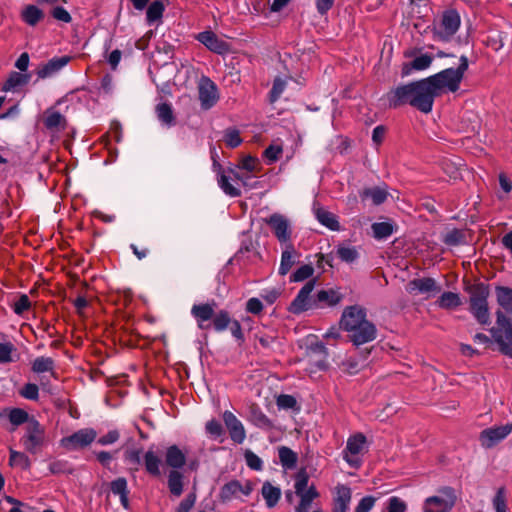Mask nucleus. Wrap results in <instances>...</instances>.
Returning a JSON list of instances; mask_svg holds the SVG:
<instances>
[{
  "instance_id": "obj_31",
  "label": "nucleus",
  "mask_w": 512,
  "mask_h": 512,
  "mask_svg": "<svg viewBox=\"0 0 512 512\" xmlns=\"http://www.w3.org/2000/svg\"><path fill=\"white\" fill-rule=\"evenodd\" d=\"M359 196L362 201L370 198L373 205L378 206L387 200L388 192L385 189L376 186L372 188H364L359 192Z\"/></svg>"
},
{
  "instance_id": "obj_25",
  "label": "nucleus",
  "mask_w": 512,
  "mask_h": 512,
  "mask_svg": "<svg viewBox=\"0 0 512 512\" xmlns=\"http://www.w3.org/2000/svg\"><path fill=\"white\" fill-rule=\"evenodd\" d=\"M213 305H216L215 302L213 304L204 303V304H195L191 309L192 315L198 322V326L201 329H207L209 325H203V322L209 321L214 316Z\"/></svg>"
},
{
  "instance_id": "obj_10",
  "label": "nucleus",
  "mask_w": 512,
  "mask_h": 512,
  "mask_svg": "<svg viewBox=\"0 0 512 512\" xmlns=\"http://www.w3.org/2000/svg\"><path fill=\"white\" fill-rule=\"evenodd\" d=\"M97 433L92 428L80 429L70 436L61 439V446L72 451L82 449L90 445L96 438Z\"/></svg>"
},
{
  "instance_id": "obj_15",
  "label": "nucleus",
  "mask_w": 512,
  "mask_h": 512,
  "mask_svg": "<svg viewBox=\"0 0 512 512\" xmlns=\"http://www.w3.org/2000/svg\"><path fill=\"white\" fill-rule=\"evenodd\" d=\"M512 432V422L506 425L490 427L481 431L480 441L483 447L492 448Z\"/></svg>"
},
{
  "instance_id": "obj_53",
  "label": "nucleus",
  "mask_w": 512,
  "mask_h": 512,
  "mask_svg": "<svg viewBox=\"0 0 512 512\" xmlns=\"http://www.w3.org/2000/svg\"><path fill=\"white\" fill-rule=\"evenodd\" d=\"M224 141L226 146L229 148H236L242 143V138L240 137L239 130L235 128L227 129L224 136Z\"/></svg>"
},
{
  "instance_id": "obj_50",
  "label": "nucleus",
  "mask_w": 512,
  "mask_h": 512,
  "mask_svg": "<svg viewBox=\"0 0 512 512\" xmlns=\"http://www.w3.org/2000/svg\"><path fill=\"white\" fill-rule=\"evenodd\" d=\"M285 87H286V81L280 77H276L273 81L272 88L269 91V95H268L269 102L270 103L276 102L280 98Z\"/></svg>"
},
{
  "instance_id": "obj_34",
  "label": "nucleus",
  "mask_w": 512,
  "mask_h": 512,
  "mask_svg": "<svg viewBox=\"0 0 512 512\" xmlns=\"http://www.w3.org/2000/svg\"><path fill=\"white\" fill-rule=\"evenodd\" d=\"M261 494L265 499L267 507L273 508L281 497V490L279 487L273 486L269 481H266L262 485Z\"/></svg>"
},
{
  "instance_id": "obj_41",
  "label": "nucleus",
  "mask_w": 512,
  "mask_h": 512,
  "mask_svg": "<svg viewBox=\"0 0 512 512\" xmlns=\"http://www.w3.org/2000/svg\"><path fill=\"white\" fill-rule=\"evenodd\" d=\"M55 362L51 357H37L31 366L34 373L52 372L54 375Z\"/></svg>"
},
{
  "instance_id": "obj_20",
  "label": "nucleus",
  "mask_w": 512,
  "mask_h": 512,
  "mask_svg": "<svg viewBox=\"0 0 512 512\" xmlns=\"http://www.w3.org/2000/svg\"><path fill=\"white\" fill-rule=\"evenodd\" d=\"M300 253L295 249L292 243H288L281 254V262L279 267V274L286 275L291 268L298 262Z\"/></svg>"
},
{
  "instance_id": "obj_46",
  "label": "nucleus",
  "mask_w": 512,
  "mask_h": 512,
  "mask_svg": "<svg viewBox=\"0 0 512 512\" xmlns=\"http://www.w3.org/2000/svg\"><path fill=\"white\" fill-rule=\"evenodd\" d=\"M366 442V437L362 433H357L351 437H349L346 445V450L350 452L353 455L359 454L362 449L363 445Z\"/></svg>"
},
{
  "instance_id": "obj_27",
  "label": "nucleus",
  "mask_w": 512,
  "mask_h": 512,
  "mask_svg": "<svg viewBox=\"0 0 512 512\" xmlns=\"http://www.w3.org/2000/svg\"><path fill=\"white\" fill-rule=\"evenodd\" d=\"M337 496L333 499L332 512H347L351 501V489L345 485L337 486Z\"/></svg>"
},
{
  "instance_id": "obj_36",
  "label": "nucleus",
  "mask_w": 512,
  "mask_h": 512,
  "mask_svg": "<svg viewBox=\"0 0 512 512\" xmlns=\"http://www.w3.org/2000/svg\"><path fill=\"white\" fill-rule=\"evenodd\" d=\"M315 214H316L317 220L322 225L326 226L327 228H329L333 231L340 230L339 221L337 220L336 216L333 213H331L323 208H318L315 211Z\"/></svg>"
},
{
  "instance_id": "obj_7",
  "label": "nucleus",
  "mask_w": 512,
  "mask_h": 512,
  "mask_svg": "<svg viewBox=\"0 0 512 512\" xmlns=\"http://www.w3.org/2000/svg\"><path fill=\"white\" fill-rule=\"evenodd\" d=\"M460 24V14L456 9L445 10L438 27L433 30L434 38L442 42H449L458 31Z\"/></svg>"
},
{
  "instance_id": "obj_45",
  "label": "nucleus",
  "mask_w": 512,
  "mask_h": 512,
  "mask_svg": "<svg viewBox=\"0 0 512 512\" xmlns=\"http://www.w3.org/2000/svg\"><path fill=\"white\" fill-rule=\"evenodd\" d=\"M371 228L376 239H385L394 232V226L389 222H376Z\"/></svg>"
},
{
  "instance_id": "obj_33",
  "label": "nucleus",
  "mask_w": 512,
  "mask_h": 512,
  "mask_svg": "<svg viewBox=\"0 0 512 512\" xmlns=\"http://www.w3.org/2000/svg\"><path fill=\"white\" fill-rule=\"evenodd\" d=\"M30 77V74H22L16 71H12L10 72L7 80L3 83L1 89L5 92L15 90L19 86L26 85L29 82Z\"/></svg>"
},
{
  "instance_id": "obj_12",
  "label": "nucleus",
  "mask_w": 512,
  "mask_h": 512,
  "mask_svg": "<svg viewBox=\"0 0 512 512\" xmlns=\"http://www.w3.org/2000/svg\"><path fill=\"white\" fill-rule=\"evenodd\" d=\"M367 320V310L360 305H351L344 308L340 318V328L344 331L352 330Z\"/></svg>"
},
{
  "instance_id": "obj_4",
  "label": "nucleus",
  "mask_w": 512,
  "mask_h": 512,
  "mask_svg": "<svg viewBox=\"0 0 512 512\" xmlns=\"http://www.w3.org/2000/svg\"><path fill=\"white\" fill-rule=\"evenodd\" d=\"M187 462L186 453L176 444L166 448L164 453V463L171 468L167 475V486L169 492L179 497L183 493L184 474L180 471Z\"/></svg>"
},
{
  "instance_id": "obj_58",
  "label": "nucleus",
  "mask_w": 512,
  "mask_h": 512,
  "mask_svg": "<svg viewBox=\"0 0 512 512\" xmlns=\"http://www.w3.org/2000/svg\"><path fill=\"white\" fill-rule=\"evenodd\" d=\"M259 166V159L251 155L242 158L238 165L240 169L246 170L247 172H255L258 170Z\"/></svg>"
},
{
  "instance_id": "obj_61",
  "label": "nucleus",
  "mask_w": 512,
  "mask_h": 512,
  "mask_svg": "<svg viewBox=\"0 0 512 512\" xmlns=\"http://www.w3.org/2000/svg\"><path fill=\"white\" fill-rule=\"evenodd\" d=\"M283 149L278 145H269L263 152V157L268 160L269 163L276 162L282 155Z\"/></svg>"
},
{
  "instance_id": "obj_6",
  "label": "nucleus",
  "mask_w": 512,
  "mask_h": 512,
  "mask_svg": "<svg viewBox=\"0 0 512 512\" xmlns=\"http://www.w3.org/2000/svg\"><path fill=\"white\" fill-rule=\"evenodd\" d=\"M309 475L305 468L299 470L295 478V494L300 498L299 504L295 507V512H309L312 502L320 494L314 484L308 487Z\"/></svg>"
},
{
  "instance_id": "obj_38",
  "label": "nucleus",
  "mask_w": 512,
  "mask_h": 512,
  "mask_svg": "<svg viewBox=\"0 0 512 512\" xmlns=\"http://www.w3.org/2000/svg\"><path fill=\"white\" fill-rule=\"evenodd\" d=\"M436 304L442 309H454L462 304L459 294L454 292H444L436 301Z\"/></svg>"
},
{
  "instance_id": "obj_16",
  "label": "nucleus",
  "mask_w": 512,
  "mask_h": 512,
  "mask_svg": "<svg viewBox=\"0 0 512 512\" xmlns=\"http://www.w3.org/2000/svg\"><path fill=\"white\" fill-rule=\"evenodd\" d=\"M266 223L272 229L275 237L280 242L290 241L291 230L287 219L283 215L274 213L268 219H266Z\"/></svg>"
},
{
  "instance_id": "obj_47",
  "label": "nucleus",
  "mask_w": 512,
  "mask_h": 512,
  "mask_svg": "<svg viewBox=\"0 0 512 512\" xmlns=\"http://www.w3.org/2000/svg\"><path fill=\"white\" fill-rule=\"evenodd\" d=\"M165 10L164 4L159 1H153L147 8L146 18L149 23H153L157 20H160L163 16V12Z\"/></svg>"
},
{
  "instance_id": "obj_43",
  "label": "nucleus",
  "mask_w": 512,
  "mask_h": 512,
  "mask_svg": "<svg viewBox=\"0 0 512 512\" xmlns=\"http://www.w3.org/2000/svg\"><path fill=\"white\" fill-rule=\"evenodd\" d=\"M232 318L227 310H220L218 313H214L212 318L213 328L220 332L227 329L231 323Z\"/></svg>"
},
{
  "instance_id": "obj_35",
  "label": "nucleus",
  "mask_w": 512,
  "mask_h": 512,
  "mask_svg": "<svg viewBox=\"0 0 512 512\" xmlns=\"http://www.w3.org/2000/svg\"><path fill=\"white\" fill-rule=\"evenodd\" d=\"M495 290L498 304L507 313L512 314V288L506 286H496Z\"/></svg>"
},
{
  "instance_id": "obj_17",
  "label": "nucleus",
  "mask_w": 512,
  "mask_h": 512,
  "mask_svg": "<svg viewBox=\"0 0 512 512\" xmlns=\"http://www.w3.org/2000/svg\"><path fill=\"white\" fill-rule=\"evenodd\" d=\"M223 421L232 441L236 444H241L246 438V432L240 420L232 412L225 411L223 413Z\"/></svg>"
},
{
  "instance_id": "obj_14",
  "label": "nucleus",
  "mask_w": 512,
  "mask_h": 512,
  "mask_svg": "<svg viewBox=\"0 0 512 512\" xmlns=\"http://www.w3.org/2000/svg\"><path fill=\"white\" fill-rule=\"evenodd\" d=\"M196 39L213 53L226 55L231 52V44L219 38L213 31L200 32Z\"/></svg>"
},
{
  "instance_id": "obj_9",
  "label": "nucleus",
  "mask_w": 512,
  "mask_h": 512,
  "mask_svg": "<svg viewBox=\"0 0 512 512\" xmlns=\"http://www.w3.org/2000/svg\"><path fill=\"white\" fill-rule=\"evenodd\" d=\"M446 498L431 496L425 499L423 512H450L454 507L457 497L452 487H443L440 489Z\"/></svg>"
},
{
  "instance_id": "obj_54",
  "label": "nucleus",
  "mask_w": 512,
  "mask_h": 512,
  "mask_svg": "<svg viewBox=\"0 0 512 512\" xmlns=\"http://www.w3.org/2000/svg\"><path fill=\"white\" fill-rule=\"evenodd\" d=\"M205 430L207 434L215 439L221 437L225 433L222 424L216 419L208 421L205 425Z\"/></svg>"
},
{
  "instance_id": "obj_23",
  "label": "nucleus",
  "mask_w": 512,
  "mask_h": 512,
  "mask_svg": "<svg viewBox=\"0 0 512 512\" xmlns=\"http://www.w3.org/2000/svg\"><path fill=\"white\" fill-rule=\"evenodd\" d=\"M110 491L114 495H118L120 497L121 505L124 509L129 510L130 509V501H129V489H128V483L126 478L124 477H118L117 479L113 480L109 484Z\"/></svg>"
},
{
  "instance_id": "obj_19",
  "label": "nucleus",
  "mask_w": 512,
  "mask_h": 512,
  "mask_svg": "<svg viewBox=\"0 0 512 512\" xmlns=\"http://www.w3.org/2000/svg\"><path fill=\"white\" fill-rule=\"evenodd\" d=\"M70 60V56L54 57L47 63L39 66L36 70V74L40 79L47 78L62 69Z\"/></svg>"
},
{
  "instance_id": "obj_26",
  "label": "nucleus",
  "mask_w": 512,
  "mask_h": 512,
  "mask_svg": "<svg viewBox=\"0 0 512 512\" xmlns=\"http://www.w3.org/2000/svg\"><path fill=\"white\" fill-rule=\"evenodd\" d=\"M249 421L262 429H272L273 423L272 421L263 413L260 406L257 403H251L248 408Z\"/></svg>"
},
{
  "instance_id": "obj_40",
  "label": "nucleus",
  "mask_w": 512,
  "mask_h": 512,
  "mask_svg": "<svg viewBox=\"0 0 512 512\" xmlns=\"http://www.w3.org/2000/svg\"><path fill=\"white\" fill-rule=\"evenodd\" d=\"M9 453V465L11 467H20L22 470H28L31 467V461L24 452H18L10 448Z\"/></svg>"
},
{
  "instance_id": "obj_62",
  "label": "nucleus",
  "mask_w": 512,
  "mask_h": 512,
  "mask_svg": "<svg viewBox=\"0 0 512 512\" xmlns=\"http://www.w3.org/2000/svg\"><path fill=\"white\" fill-rule=\"evenodd\" d=\"M277 405L283 409H295L297 407L296 398L292 395L281 394L277 397Z\"/></svg>"
},
{
  "instance_id": "obj_59",
  "label": "nucleus",
  "mask_w": 512,
  "mask_h": 512,
  "mask_svg": "<svg viewBox=\"0 0 512 512\" xmlns=\"http://www.w3.org/2000/svg\"><path fill=\"white\" fill-rule=\"evenodd\" d=\"M141 453V449H129L124 453V459L128 463L135 465L134 470H138V466L142 463Z\"/></svg>"
},
{
  "instance_id": "obj_28",
  "label": "nucleus",
  "mask_w": 512,
  "mask_h": 512,
  "mask_svg": "<svg viewBox=\"0 0 512 512\" xmlns=\"http://www.w3.org/2000/svg\"><path fill=\"white\" fill-rule=\"evenodd\" d=\"M433 57L429 54H422L409 63H403L401 69L402 77L408 76L412 70H425L430 67Z\"/></svg>"
},
{
  "instance_id": "obj_18",
  "label": "nucleus",
  "mask_w": 512,
  "mask_h": 512,
  "mask_svg": "<svg viewBox=\"0 0 512 512\" xmlns=\"http://www.w3.org/2000/svg\"><path fill=\"white\" fill-rule=\"evenodd\" d=\"M407 290L409 293L418 291L420 293L437 294L441 291V286L436 282L434 278L424 277L411 280L408 283Z\"/></svg>"
},
{
  "instance_id": "obj_30",
  "label": "nucleus",
  "mask_w": 512,
  "mask_h": 512,
  "mask_svg": "<svg viewBox=\"0 0 512 512\" xmlns=\"http://www.w3.org/2000/svg\"><path fill=\"white\" fill-rule=\"evenodd\" d=\"M240 490H242L241 482L237 479L230 480L220 488L218 499L221 503H227L237 497Z\"/></svg>"
},
{
  "instance_id": "obj_55",
  "label": "nucleus",
  "mask_w": 512,
  "mask_h": 512,
  "mask_svg": "<svg viewBox=\"0 0 512 512\" xmlns=\"http://www.w3.org/2000/svg\"><path fill=\"white\" fill-rule=\"evenodd\" d=\"M15 350L16 348L14 344L10 341L0 343V363L4 364L12 362V352Z\"/></svg>"
},
{
  "instance_id": "obj_52",
  "label": "nucleus",
  "mask_w": 512,
  "mask_h": 512,
  "mask_svg": "<svg viewBox=\"0 0 512 512\" xmlns=\"http://www.w3.org/2000/svg\"><path fill=\"white\" fill-rule=\"evenodd\" d=\"M218 184L225 194L231 197H239L241 195V191L235 188L228 180V177L225 173L220 174L218 176Z\"/></svg>"
},
{
  "instance_id": "obj_2",
  "label": "nucleus",
  "mask_w": 512,
  "mask_h": 512,
  "mask_svg": "<svg viewBox=\"0 0 512 512\" xmlns=\"http://www.w3.org/2000/svg\"><path fill=\"white\" fill-rule=\"evenodd\" d=\"M317 281L318 278H312L305 283L289 304L288 311L290 313L298 315L310 309L333 307L342 301L343 294L333 288L322 289L311 296Z\"/></svg>"
},
{
  "instance_id": "obj_3",
  "label": "nucleus",
  "mask_w": 512,
  "mask_h": 512,
  "mask_svg": "<svg viewBox=\"0 0 512 512\" xmlns=\"http://www.w3.org/2000/svg\"><path fill=\"white\" fill-rule=\"evenodd\" d=\"M468 58L462 55L459 59V65L456 69L447 68L434 75L424 78L433 101L440 96L443 89L455 93L459 90L460 84L464 78L465 72L468 70Z\"/></svg>"
},
{
  "instance_id": "obj_22",
  "label": "nucleus",
  "mask_w": 512,
  "mask_h": 512,
  "mask_svg": "<svg viewBox=\"0 0 512 512\" xmlns=\"http://www.w3.org/2000/svg\"><path fill=\"white\" fill-rule=\"evenodd\" d=\"M145 472L152 478H160L161 470L160 466L162 464L161 458L152 450L149 449L143 455L142 460Z\"/></svg>"
},
{
  "instance_id": "obj_42",
  "label": "nucleus",
  "mask_w": 512,
  "mask_h": 512,
  "mask_svg": "<svg viewBox=\"0 0 512 512\" xmlns=\"http://www.w3.org/2000/svg\"><path fill=\"white\" fill-rule=\"evenodd\" d=\"M442 241L447 246H459L466 243V234L461 229L453 228L443 237Z\"/></svg>"
},
{
  "instance_id": "obj_1",
  "label": "nucleus",
  "mask_w": 512,
  "mask_h": 512,
  "mask_svg": "<svg viewBox=\"0 0 512 512\" xmlns=\"http://www.w3.org/2000/svg\"><path fill=\"white\" fill-rule=\"evenodd\" d=\"M385 97L390 109H398L409 105L422 113L428 114L432 111L434 105L424 79L391 88Z\"/></svg>"
},
{
  "instance_id": "obj_11",
  "label": "nucleus",
  "mask_w": 512,
  "mask_h": 512,
  "mask_svg": "<svg viewBox=\"0 0 512 512\" xmlns=\"http://www.w3.org/2000/svg\"><path fill=\"white\" fill-rule=\"evenodd\" d=\"M348 339L358 348L359 346L376 339L377 329L374 323L369 320L362 322L352 330L347 331Z\"/></svg>"
},
{
  "instance_id": "obj_8",
  "label": "nucleus",
  "mask_w": 512,
  "mask_h": 512,
  "mask_svg": "<svg viewBox=\"0 0 512 512\" xmlns=\"http://www.w3.org/2000/svg\"><path fill=\"white\" fill-rule=\"evenodd\" d=\"M21 443L25 450L31 454L38 453L45 444V428L34 417L28 421Z\"/></svg>"
},
{
  "instance_id": "obj_13",
  "label": "nucleus",
  "mask_w": 512,
  "mask_h": 512,
  "mask_svg": "<svg viewBox=\"0 0 512 512\" xmlns=\"http://www.w3.org/2000/svg\"><path fill=\"white\" fill-rule=\"evenodd\" d=\"M198 95L201 107L205 110L213 107L219 99L216 84L207 76H202L199 81Z\"/></svg>"
},
{
  "instance_id": "obj_48",
  "label": "nucleus",
  "mask_w": 512,
  "mask_h": 512,
  "mask_svg": "<svg viewBox=\"0 0 512 512\" xmlns=\"http://www.w3.org/2000/svg\"><path fill=\"white\" fill-rule=\"evenodd\" d=\"M336 254L346 263H352L359 257V253L355 247L345 246L343 244L338 246Z\"/></svg>"
},
{
  "instance_id": "obj_44",
  "label": "nucleus",
  "mask_w": 512,
  "mask_h": 512,
  "mask_svg": "<svg viewBox=\"0 0 512 512\" xmlns=\"http://www.w3.org/2000/svg\"><path fill=\"white\" fill-rule=\"evenodd\" d=\"M314 274V268L311 264H305L299 267L295 272H293L290 277V282H302L307 279H312Z\"/></svg>"
},
{
  "instance_id": "obj_56",
  "label": "nucleus",
  "mask_w": 512,
  "mask_h": 512,
  "mask_svg": "<svg viewBox=\"0 0 512 512\" xmlns=\"http://www.w3.org/2000/svg\"><path fill=\"white\" fill-rule=\"evenodd\" d=\"M31 301L26 294H21L19 299L12 305L15 314L22 315L24 312L30 310Z\"/></svg>"
},
{
  "instance_id": "obj_57",
  "label": "nucleus",
  "mask_w": 512,
  "mask_h": 512,
  "mask_svg": "<svg viewBox=\"0 0 512 512\" xmlns=\"http://www.w3.org/2000/svg\"><path fill=\"white\" fill-rule=\"evenodd\" d=\"M19 394L25 399L36 401L39 398V388L34 383H26L19 391Z\"/></svg>"
},
{
  "instance_id": "obj_39",
  "label": "nucleus",
  "mask_w": 512,
  "mask_h": 512,
  "mask_svg": "<svg viewBox=\"0 0 512 512\" xmlns=\"http://www.w3.org/2000/svg\"><path fill=\"white\" fill-rule=\"evenodd\" d=\"M156 113L158 119L165 125L174 126L176 124V117L169 103L163 102L158 104L156 106Z\"/></svg>"
},
{
  "instance_id": "obj_64",
  "label": "nucleus",
  "mask_w": 512,
  "mask_h": 512,
  "mask_svg": "<svg viewBox=\"0 0 512 512\" xmlns=\"http://www.w3.org/2000/svg\"><path fill=\"white\" fill-rule=\"evenodd\" d=\"M388 512H406V503L398 497H391L388 500Z\"/></svg>"
},
{
  "instance_id": "obj_32",
  "label": "nucleus",
  "mask_w": 512,
  "mask_h": 512,
  "mask_svg": "<svg viewBox=\"0 0 512 512\" xmlns=\"http://www.w3.org/2000/svg\"><path fill=\"white\" fill-rule=\"evenodd\" d=\"M465 291L472 300H488L490 295V286L485 282H476L465 287Z\"/></svg>"
},
{
  "instance_id": "obj_5",
  "label": "nucleus",
  "mask_w": 512,
  "mask_h": 512,
  "mask_svg": "<svg viewBox=\"0 0 512 512\" xmlns=\"http://www.w3.org/2000/svg\"><path fill=\"white\" fill-rule=\"evenodd\" d=\"M490 333L499 345L500 353L512 358V319L498 310L496 312V327H492Z\"/></svg>"
},
{
  "instance_id": "obj_29",
  "label": "nucleus",
  "mask_w": 512,
  "mask_h": 512,
  "mask_svg": "<svg viewBox=\"0 0 512 512\" xmlns=\"http://www.w3.org/2000/svg\"><path fill=\"white\" fill-rule=\"evenodd\" d=\"M20 16L24 23L34 27L45 18V13L36 5L29 4L23 8Z\"/></svg>"
},
{
  "instance_id": "obj_51",
  "label": "nucleus",
  "mask_w": 512,
  "mask_h": 512,
  "mask_svg": "<svg viewBox=\"0 0 512 512\" xmlns=\"http://www.w3.org/2000/svg\"><path fill=\"white\" fill-rule=\"evenodd\" d=\"M493 506L496 512H507V497L505 487H500L497 490L493 498Z\"/></svg>"
},
{
  "instance_id": "obj_37",
  "label": "nucleus",
  "mask_w": 512,
  "mask_h": 512,
  "mask_svg": "<svg viewBox=\"0 0 512 512\" xmlns=\"http://www.w3.org/2000/svg\"><path fill=\"white\" fill-rule=\"evenodd\" d=\"M278 456L280 463L286 469H293L296 467L298 455L292 449L287 446H281L278 448Z\"/></svg>"
},
{
  "instance_id": "obj_49",
  "label": "nucleus",
  "mask_w": 512,
  "mask_h": 512,
  "mask_svg": "<svg viewBox=\"0 0 512 512\" xmlns=\"http://www.w3.org/2000/svg\"><path fill=\"white\" fill-rule=\"evenodd\" d=\"M8 418L11 424L14 426H19L24 423L28 424L31 418H29V414L22 408H12L8 414Z\"/></svg>"
},
{
  "instance_id": "obj_63",
  "label": "nucleus",
  "mask_w": 512,
  "mask_h": 512,
  "mask_svg": "<svg viewBox=\"0 0 512 512\" xmlns=\"http://www.w3.org/2000/svg\"><path fill=\"white\" fill-rule=\"evenodd\" d=\"M196 502L195 492L189 493L178 505L175 512H190Z\"/></svg>"
},
{
  "instance_id": "obj_24",
  "label": "nucleus",
  "mask_w": 512,
  "mask_h": 512,
  "mask_svg": "<svg viewBox=\"0 0 512 512\" xmlns=\"http://www.w3.org/2000/svg\"><path fill=\"white\" fill-rule=\"evenodd\" d=\"M44 126L51 131H64L67 128L66 118L59 112L52 109L45 111L43 120Z\"/></svg>"
},
{
  "instance_id": "obj_21",
  "label": "nucleus",
  "mask_w": 512,
  "mask_h": 512,
  "mask_svg": "<svg viewBox=\"0 0 512 512\" xmlns=\"http://www.w3.org/2000/svg\"><path fill=\"white\" fill-rule=\"evenodd\" d=\"M469 311L479 324L489 325L491 323L488 300L469 299Z\"/></svg>"
},
{
  "instance_id": "obj_60",
  "label": "nucleus",
  "mask_w": 512,
  "mask_h": 512,
  "mask_svg": "<svg viewBox=\"0 0 512 512\" xmlns=\"http://www.w3.org/2000/svg\"><path fill=\"white\" fill-rule=\"evenodd\" d=\"M247 466L255 471H259L263 467L262 460L252 451L246 450L244 454Z\"/></svg>"
}]
</instances>
